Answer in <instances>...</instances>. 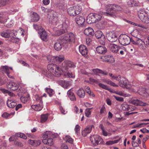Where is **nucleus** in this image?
Masks as SVG:
<instances>
[{
    "instance_id": "obj_1",
    "label": "nucleus",
    "mask_w": 149,
    "mask_h": 149,
    "mask_svg": "<svg viewBox=\"0 0 149 149\" xmlns=\"http://www.w3.org/2000/svg\"><path fill=\"white\" fill-rule=\"evenodd\" d=\"M75 66L70 61H65L62 64L61 68L55 64H50L47 66L49 71L54 76L59 77L61 74L62 72H65V75L70 77H74V75L71 72L70 68H74Z\"/></svg>"
},
{
    "instance_id": "obj_2",
    "label": "nucleus",
    "mask_w": 149,
    "mask_h": 149,
    "mask_svg": "<svg viewBox=\"0 0 149 149\" xmlns=\"http://www.w3.org/2000/svg\"><path fill=\"white\" fill-rule=\"evenodd\" d=\"M123 6L115 4H109L106 6V10L107 11V15L113 16L116 14V11H123Z\"/></svg>"
},
{
    "instance_id": "obj_3",
    "label": "nucleus",
    "mask_w": 149,
    "mask_h": 149,
    "mask_svg": "<svg viewBox=\"0 0 149 149\" xmlns=\"http://www.w3.org/2000/svg\"><path fill=\"white\" fill-rule=\"evenodd\" d=\"M118 40L120 43L123 46L127 45L130 42H132L130 37L125 34L120 35L119 37Z\"/></svg>"
},
{
    "instance_id": "obj_4",
    "label": "nucleus",
    "mask_w": 149,
    "mask_h": 149,
    "mask_svg": "<svg viewBox=\"0 0 149 149\" xmlns=\"http://www.w3.org/2000/svg\"><path fill=\"white\" fill-rule=\"evenodd\" d=\"M66 44L70 42H74L75 41L74 35L72 33H69L65 34L61 36Z\"/></svg>"
},
{
    "instance_id": "obj_5",
    "label": "nucleus",
    "mask_w": 149,
    "mask_h": 149,
    "mask_svg": "<svg viewBox=\"0 0 149 149\" xmlns=\"http://www.w3.org/2000/svg\"><path fill=\"white\" fill-rule=\"evenodd\" d=\"M81 10V8L78 6H73L68 9V12L70 15L75 16L79 14Z\"/></svg>"
},
{
    "instance_id": "obj_6",
    "label": "nucleus",
    "mask_w": 149,
    "mask_h": 149,
    "mask_svg": "<svg viewBox=\"0 0 149 149\" xmlns=\"http://www.w3.org/2000/svg\"><path fill=\"white\" fill-rule=\"evenodd\" d=\"M90 140L92 144L96 146L102 143L103 140L101 137L97 135H93L90 137Z\"/></svg>"
},
{
    "instance_id": "obj_7",
    "label": "nucleus",
    "mask_w": 149,
    "mask_h": 149,
    "mask_svg": "<svg viewBox=\"0 0 149 149\" xmlns=\"http://www.w3.org/2000/svg\"><path fill=\"white\" fill-rule=\"evenodd\" d=\"M65 45L66 44L63 40V39L61 36L57 40V42L54 44V47L55 50L58 51H60L62 48L66 47Z\"/></svg>"
},
{
    "instance_id": "obj_8",
    "label": "nucleus",
    "mask_w": 149,
    "mask_h": 149,
    "mask_svg": "<svg viewBox=\"0 0 149 149\" xmlns=\"http://www.w3.org/2000/svg\"><path fill=\"white\" fill-rule=\"evenodd\" d=\"M47 58L48 62H60L64 60L63 56H59L55 57L49 55L47 56Z\"/></svg>"
},
{
    "instance_id": "obj_9",
    "label": "nucleus",
    "mask_w": 149,
    "mask_h": 149,
    "mask_svg": "<svg viewBox=\"0 0 149 149\" xmlns=\"http://www.w3.org/2000/svg\"><path fill=\"white\" fill-rule=\"evenodd\" d=\"M106 36L108 40L111 42H115L118 39L115 33L112 32L107 33Z\"/></svg>"
},
{
    "instance_id": "obj_10",
    "label": "nucleus",
    "mask_w": 149,
    "mask_h": 149,
    "mask_svg": "<svg viewBox=\"0 0 149 149\" xmlns=\"http://www.w3.org/2000/svg\"><path fill=\"white\" fill-rule=\"evenodd\" d=\"M138 93L144 97H147L149 95V89L144 88H140L138 91Z\"/></svg>"
},
{
    "instance_id": "obj_11",
    "label": "nucleus",
    "mask_w": 149,
    "mask_h": 149,
    "mask_svg": "<svg viewBox=\"0 0 149 149\" xmlns=\"http://www.w3.org/2000/svg\"><path fill=\"white\" fill-rule=\"evenodd\" d=\"M118 80L119 81V85L120 86L126 88L128 87L127 80L125 77H120L118 78Z\"/></svg>"
},
{
    "instance_id": "obj_12",
    "label": "nucleus",
    "mask_w": 149,
    "mask_h": 149,
    "mask_svg": "<svg viewBox=\"0 0 149 149\" xmlns=\"http://www.w3.org/2000/svg\"><path fill=\"white\" fill-rule=\"evenodd\" d=\"M48 15L50 16L49 19L53 23L56 22L58 21V17L57 16V13L54 10H51L49 12Z\"/></svg>"
},
{
    "instance_id": "obj_13",
    "label": "nucleus",
    "mask_w": 149,
    "mask_h": 149,
    "mask_svg": "<svg viewBox=\"0 0 149 149\" xmlns=\"http://www.w3.org/2000/svg\"><path fill=\"white\" fill-rule=\"evenodd\" d=\"M108 47L111 52L113 53H117L120 49L119 46L113 43L109 44Z\"/></svg>"
},
{
    "instance_id": "obj_14",
    "label": "nucleus",
    "mask_w": 149,
    "mask_h": 149,
    "mask_svg": "<svg viewBox=\"0 0 149 149\" xmlns=\"http://www.w3.org/2000/svg\"><path fill=\"white\" fill-rule=\"evenodd\" d=\"M39 103L31 106L32 108L36 111H39L41 110L43 107V102L41 98L39 99Z\"/></svg>"
},
{
    "instance_id": "obj_15",
    "label": "nucleus",
    "mask_w": 149,
    "mask_h": 149,
    "mask_svg": "<svg viewBox=\"0 0 149 149\" xmlns=\"http://www.w3.org/2000/svg\"><path fill=\"white\" fill-rule=\"evenodd\" d=\"M40 36L41 39L44 41L46 42L48 40V36L47 33L44 29H42V31H40L38 33Z\"/></svg>"
},
{
    "instance_id": "obj_16",
    "label": "nucleus",
    "mask_w": 149,
    "mask_h": 149,
    "mask_svg": "<svg viewBox=\"0 0 149 149\" xmlns=\"http://www.w3.org/2000/svg\"><path fill=\"white\" fill-rule=\"evenodd\" d=\"M7 87L8 89L15 91L18 89L19 85L15 82H10L7 85Z\"/></svg>"
},
{
    "instance_id": "obj_17",
    "label": "nucleus",
    "mask_w": 149,
    "mask_h": 149,
    "mask_svg": "<svg viewBox=\"0 0 149 149\" xmlns=\"http://www.w3.org/2000/svg\"><path fill=\"white\" fill-rule=\"evenodd\" d=\"M93 128H94V126L93 125H90L87 126L82 131V135L84 136H86L88 134L91 132Z\"/></svg>"
},
{
    "instance_id": "obj_18",
    "label": "nucleus",
    "mask_w": 149,
    "mask_h": 149,
    "mask_svg": "<svg viewBox=\"0 0 149 149\" xmlns=\"http://www.w3.org/2000/svg\"><path fill=\"white\" fill-rule=\"evenodd\" d=\"M79 49L80 52L83 56H85L87 54L88 50L84 45H80L79 47Z\"/></svg>"
},
{
    "instance_id": "obj_19",
    "label": "nucleus",
    "mask_w": 149,
    "mask_h": 149,
    "mask_svg": "<svg viewBox=\"0 0 149 149\" xmlns=\"http://www.w3.org/2000/svg\"><path fill=\"white\" fill-rule=\"evenodd\" d=\"M96 49L97 52L99 54H104L107 52V48L103 46H99L96 48Z\"/></svg>"
},
{
    "instance_id": "obj_20",
    "label": "nucleus",
    "mask_w": 149,
    "mask_h": 149,
    "mask_svg": "<svg viewBox=\"0 0 149 149\" xmlns=\"http://www.w3.org/2000/svg\"><path fill=\"white\" fill-rule=\"evenodd\" d=\"M75 20L76 23L79 25H83L85 21L84 18L79 15L76 17Z\"/></svg>"
},
{
    "instance_id": "obj_21",
    "label": "nucleus",
    "mask_w": 149,
    "mask_h": 149,
    "mask_svg": "<svg viewBox=\"0 0 149 149\" xmlns=\"http://www.w3.org/2000/svg\"><path fill=\"white\" fill-rule=\"evenodd\" d=\"M15 100V98L8 100L7 102V104L8 106L11 108H14L17 104L14 101Z\"/></svg>"
},
{
    "instance_id": "obj_22",
    "label": "nucleus",
    "mask_w": 149,
    "mask_h": 149,
    "mask_svg": "<svg viewBox=\"0 0 149 149\" xmlns=\"http://www.w3.org/2000/svg\"><path fill=\"white\" fill-rule=\"evenodd\" d=\"M1 34L2 37L6 38H9L11 35H14L13 33L9 30L1 32Z\"/></svg>"
},
{
    "instance_id": "obj_23",
    "label": "nucleus",
    "mask_w": 149,
    "mask_h": 149,
    "mask_svg": "<svg viewBox=\"0 0 149 149\" xmlns=\"http://www.w3.org/2000/svg\"><path fill=\"white\" fill-rule=\"evenodd\" d=\"M101 58L103 61L108 62H111L113 61V56L109 55L102 56L101 57Z\"/></svg>"
},
{
    "instance_id": "obj_24",
    "label": "nucleus",
    "mask_w": 149,
    "mask_h": 149,
    "mask_svg": "<svg viewBox=\"0 0 149 149\" xmlns=\"http://www.w3.org/2000/svg\"><path fill=\"white\" fill-rule=\"evenodd\" d=\"M28 143L34 146H39L41 143L40 140H32L29 139L28 141Z\"/></svg>"
},
{
    "instance_id": "obj_25",
    "label": "nucleus",
    "mask_w": 149,
    "mask_h": 149,
    "mask_svg": "<svg viewBox=\"0 0 149 149\" xmlns=\"http://www.w3.org/2000/svg\"><path fill=\"white\" fill-rule=\"evenodd\" d=\"M131 102L133 104L136 106H145L146 105V103H144L138 99L133 100Z\"/></svg>"
},
{
    "instance_id": "obj_26",
    "label": "nucleus",
    "mask_w": 149,
    "mask_h": 149,
    "mask_svg": "<svg viewBox=\"0 0 149 149\" xmlns=\"http://www.w3.org/2000/svg\"><path fill=\"white\" fill-rule=\"evenodd\" d=\"M94 17L93 14H91L88 15L86 19V22L88 24H91L95 22Z\"/></svg>"
},
{
    "instance_id": "obj_27",
    "label": "nucleus",
    "mask_w": 149,
    "mask_h": 149,
    "mask_svg": "<svg viewBox=\"0 0 149 149\" xmlns=\"http://www.w3.org/2000/svg\"><path fill=\"white\" fill-rule=\"evenodd\" d=\"M42 142L44 144L51 146L53 144V139L49 138L47 139H43L42 140Z\"/></svg>"
},
{
    "instance_id": "obj_28",
    "label": "nucleus",
    "mask_w": 149,
    "mask_h": 149,
    "mask_svg": "<svg viewBox=\"0 0 149 149\" xmlns=\"http://www.w3.org/2000/svg\"><path fill=\"white\" fill-rule=\"evenodd\" d=\"M138 15L139 18L141 20L147 15V14L144 10L141 9L138 11Z\"/></svg>"
},
{
    "instance_id": "obj_29",
    "label": "nucleus",
    "mask_w": 149,
    "mask_h": 149,
    "mask_svg": "<svg viewBox=\"0 0 149 149\" xmlns=\"http://www.w3.org/2000/svg\"><path fill=\"white\" fill-rule=\"evenodd\" d=\"M84 33L86 35L90 36H92L94 34V32L93 29L89 27L85 29L84 31Z\"/></svg>"
},
{
    "instance_id": "obj_30",
    "label": "nucleus",
    "mask_w": 149,
    "mask_h": 149,
    "mask_svg": "<svg viewBox=\"0 0 149 149\" xmlns=\"http://www.w3.org/2000/svg\"><path fill=\"white\" fill-rule=\"evenodd\" d=\"M67 94L71 101H76V98L74 93L72 92L71 89H70L67 92Z\"/></svg>"
},
{
    "instance_id": "obj_31",
    "label": "nucleus",
    "mask_w": 149,
    "mask_h": 149,
    "mask_svg": "<svg viewBox=\"0 0 149 149\" xmlns=\"http://www.w3.org/2000/svg\"><path fill=\"white\" fill-rule=\"evenodd\" d=\"M1 70L4 73H5L8 76L9 78H11V76L10 75V72L8 67L7 66H3L1 68Z\"/></svg>"
},
{
    "instance_id": "obj_32",
    "label": "nucleus",
    "mask_w": 149,
    "mask_h": 149,
    "mask_svg": "<svg viewBox=\"0 0 149 149\" xmlns=\"http://www.w3.org/2000/svg\"><path fill=\"white\" fill-rule=\"evenodd\" d=\"M92 71L93 73L95 74H97V73H101L107 75L108 74L107 72L103 71L97 68L93 69L92 70Z\"/></svg>"
},
{
    "instance_id": "obj_33",
    "label": "nucleus",
    "mask_w": 149,
    "mask_h": 149,
    "mask_svg": "<svg viewBox=\"0 0 149 149\" xmlns=\"http://www.w3.org/2000/svg\"><path fill=\"white\" fill-rule=\"evenodd\" d=\"M58 84L63 87L67 88L68 86H69V83L68 81L63 80H60L58 81Z\"/></svg>"
},
{
    "instance_id": "obj_34",
    "label": "nucleus",
    "mask_w": 149,
    "mask_h": 149,
    "mask_svg": "<svg viewBox=\"0 0 149 149\" xmlns=\"http://www.w3.org/2000/svg\"><path fill=\"white\" fill-rule=\"evenodd\" d=\"M14 35H11L10 37V39L9 40L13 43H16L18 41V40L20 39V38H19V36H18L15 35V34L14 33Z\"/></svg>"
},
{
    "instance_id": "obj_35",
    "label": "nucleus",
    "mask_w": 149,
    "mask_h": 149,
    "mask_svg": "<svg viewBox=\"0 0 149 149\" xmlns=\"http://www.w3.org/2000/svg\"><path fill=\"white\" fill-rule=\"evenodd\" d=\"M77 95L80 97L84 98L85 96V93L84 90L82 88L79 89L77 92Z\"/></svg>"
},
{
    "instance_id": "obj_36",
    "label": "nucleus",
    "mask_w": 149,
    "mask_h": 149,
    "mask_svg": "<svg viewBox=\"0 0 149 149\" xmlns=\"http://www.w3.org/2000/svg\"><path fill=\"white\" fill-rule=\"evenodd\" d=\"M95 35L98 39L101 38L102 37V36H104L102 32L100 31H96L95 33Z\"/></svg>"
},
{
    "instance_id": "obj_37",
    "label": "nucleus",
    "mask_w": 149,
    "mask_h": 149,
    "mask_svg": "<svg viewBox=\"0 0 149 149\" xmlns=\"http://www.w3.org/2000/svg\"><path fill=\"white\" fill-rule=\"evenodd\" d=\"M48 114H46L41 115L40 121L42 123H43L47 120L48 117Z\"/></svg>"
},
{
    "instance_id": "obj_38",
    "label": "nucleus",
    "mask_w": 149,
    "mask_h": 149,
    "mask_svg": "<svg viewBox=\"0 0 149 149\" xmlns=\"http://www.w3.org/2000/svg\"><path fill=\"white\" fill-rule=\"evenodd\" d=\"M93 14L94 16L95 22L100 20L102 17V16L100 14L96 13Z\"/></svg>"
},
{
    "instance_id": "obj_39",
    "label": "nucleus",
    "mask_w": 149,
    "mask_h": 149,
    "mask_svg": "<svg viewBox=\"0 0 149 149\" xmlns=\"http://www.w3.org/2000/svg\"><path fill=\"white\" fill-rule=\"evenodd\" d=\"M45 91L48 93L50 97H51L54 94V92L52 89L50 88H45Z\"/></svg>"
},
{
    "instance_id": "obj_40",
    "label": "nucleus",
    "mask_w": 149,
    "mask_h": 149,
    "mask_svg": "<svg viewBox=\"0 0 149 149\" xmlns=\"http://www.w3.org/2000/svg\"><path fill=\"white\" fill-rule=\"evenodd\" d=\"M131 40H132V42H133V43L135 45H137L139 43L141 45H142V46L144 45L145 46V42L143 41H142L141 39H139L136 42L134 41L132 39H131Z\"/></svg>"
},
{
    "instance_id": "obj_41",
    "label": "nucleus",
    "mask_w": 149,
    "mask_h": 149,
    "mask_svg": "<svg viewBox=\"0 0 149 149\" xmlns=\"http://www.w3.org/2000/svg\"><path fill=\"white\" fill-rule=\"evenodd\" d=\"M34 28L38 32H40V31H42V29H43L42 28V26H39L37 24H34L33 25Z\"/></svg>"
},
{
    "instance_id": "obj_42",
    "label": "nucleus",
    "mask_w": 149,
    "mask_h": 149,
    "mask_svg": "<svg viewBox=\"0 0 149 149\" xmlns=\"http://www.w3.org/2000/svg\"><path fill=\"white\" fill-rule=\"evenodd\" d=\"M8 11L10 13L13 14L15 12H17L18 10L13 7H10L9 8Z\"/></svg>"
},
{
    "instance_id": "obj_43",
    "label": "nucleus",
    "mask_w": 149,
    "mask_h": 149,
    "mask_svg": "<svg viewBox=\"0 0 149 149\" xmlns=\"http://www.w3.org/2000/svg\"><path fill=\"white\" fill-rule=\"evenodd\" d=\"M20 100L22 102L25 103L29 100V96L28 95L26 96H22L20 97Z\"/></svg>"
},
{
    "instance_id": "obj_44",
    "label": "nucleus",
    "mask_w": 149,
    "mask_h": 149,
    "mask_svg": "<svg viewBox=\"0 0 149 149\" xmlns=\"http://www.w3.org/2000/svg\"><path fill=\"white\" fill-rule=\"evenodd\" d=\"M33 19L34 21L37 22L40 19L38 15L36 13H33Z\"/></svg>"
},
{
    "instance_id": "obj_45",
    "label": "nucleus",
    "mask_w": 149,
    "mask_h": 149,
    "mask_svg": "<svg viewBox=\"0 0 149 149\" xmlns=\"http://www.w3.org/2000/svg\"><path fill=\"white\" fill-rule=\"evenodd\" d=\"M66 142H68L70 144H72L73 143V140L69 136H66L65 137Z\"/></svg>"
},
{
    "instance_id": "obj_46",
    "label": "nucleus",
    "mask_w": 149,
    "mask_h": 149,
    "mask_svg": "<svg viewBox=\"0 0 149 149\" xmlns=\"http://www.w3.org/2000/svg\"><path fill=\"white\" fill-rule=\"evenodd\" d=\"M92 109L87 108L86 109V112H85V115L86 116L88 117H89L91 114V110Z\"/></svg>"
},
{
    "instance_id": "obj_47",
    "label": "nucleus",
    "mask_w": 149,
    "mask_h": 149,
    "mask_svg": "<svg viewBox=\"0 0 149 149\" xmlns=\"http://www.w3.org/2000/svg\"><path fill=\"white\" fill-rule=\"evenodd\" d=\"M51 132H50L46 131L45 132L42 136V137L44 139H47L49 138Z\"/></svg>"
},
{
    "instance_id": "obj_48",
    "label": "nucleus",
    "mask_w": 149,
    "mask_h": 149,
    "mask_svg": "<svg viewBox=\"0 0 149 149\" xmlns=\"http://www.w3.org/2000/svg\"><path fill=\"white\" fill-rule=\"evenodd\" d=\"M118 140H115L114 141H109L106 142V144L108 145H111L114 143H117L118 142Z\"/></svg>"
},
{
    "instance_id": "obj_49",
    "label": "nucleus",
    "mask_w": 149,
    "mask_h": 149,
    "mask_svg": "<svg viewBox=\"0 0 149 149\" xmlns=\"http://www.w3.org/2000/svg\"><path fill=\"white\" fill-rule=\"evenodd\" d=\"M98 85L100 87L102 88L103 89L107 90L108 91H109L110 90L107 86L103 84L102 83H99L98 84Z\"/></svg>"
},
{
    "instance_id": "obj_50",
    "label": "nucleus",
    "mask_w": 149,
    "mask_h": 149,
    "mask_svg": "<svg viewBox=\"0 0 149 149\" xmlns=\"http://www.w3.org/2000/svg\"><path fill=\"white\" fill-rule=\"evenodd\" d=\"M100 43L102 45H104L105 42V38L104 36H102V37L99 40Z\"/></svg>"
},
{
    "instance_id": "obj_51",
    "label": "nucleus",
    "mask_w": 149,
    "mask_h": 149,
    "mask_svg": "<svg viewBox=\"0 0 149 149\" xmlns=\"http://www.w3.org/2000/svg\"><path fill=\"white\" fill-rule=\"evenodd\" d=\"M141 21L144 23L146 24L149 23V18L148 17L147 15Z\"/></svg>"
},
{
    "instance_id": "obj_52",
    "label": "nucleus",
    "mask_w": 149,
    "mask_h": 149,
    "mask_svg": "<svg viewBox=\"0 0 149 149\" xmlns=\"http://www.w3.org/2000/svg\"><path fill=\"white\" fill-rule=\"evenodd\" d=\"M18 137H20L21 138L24 139H26L27 137L23 133H19L17 134Z\"/></svg>"
},
{
    "instance_id": "obj_53",
    "label": "nucleus",
    "mask_w": 149,
    "mask_h": 149,
    "mask_svg": "<svg viewBox=\"0 0 149 149\" xmlns=\"http://www.w3.org/2000/svg\"><path fill=\"white\" fill-rule=\"evenodd\" d=\"M122 109L125 111H128L129 105L126 104H123L122 105Z\"/></svg>"
},
{
    "instance_id": "obj_54",
    "label": "nucleus",
    "mask_w": 149,
    "mask_h": 149,
    "mask_svg": "<svg viewBox=\"0 0 149 149\" xmlns=\"http://www.w3.org/2000/svg\"><path fill=\"white\" fill-rule=\"evenodd\" d=\"M113 96L117 101L119 102H123L124 101L123 98L122 97H119L115 95H113Z\"/></svg>"
},
{
    "instance_id": "obj_55",
    "label": "nucleus",
    "mask_w": 149,
    "mask_h": 149,
    "mask_svg": "<svg viewBox=\"0 0 149 149\" xmlns=\"http://www.w3.org/2000/svg\"><path fill=\"white\" fill-rule=\"evenodd\" d=\"M7 3V0H0V7L5 6Z\"/></svg>"
},
{
    "instance_id": "obj_56",
    "label": "nucleus",
    "mask_w": 149,
    "mask_h": 149,
    "mask_svg": "<svg viewBox=\"0 0 149 149\" xmlns=\"http://www.w3.org/2000/svg\"><path fill=\"white\" fill-rule=\"evenodd\" d=\"M136 108V107L132 105H129L128 111H133Z\"/></svg>"
},
{
    "instance_id": "obj_57",
    "label": "nucleus",
    "mask_w": 149,
    "mask_h": 149,
    "mask_svg": "<svg viewBox=\"0 0 149 149\" xmlns=\"http://www.w3.org/2000/svg\"><path fill=\"white\" fill-rule=\"evenodd\" d=\"M80 127L78 125H77L75 126V133L77 134L78 133H79L80 131Z\"/></svg>"
},
{
    "instance_id": "obj_58",
    "label": "nucleus",
    "mask_w": 149,
    "mask_h": 149,
    "mask_svg": "<svg viewBox=\"0 0 149 149\" xmlns=\"http://www.w3.org/2000/svg\"><path fill=\"white\" fill-rule=\"evenodd\" d=\"M106 112V110L104 107L103 106L100 109V114L105 113Z\"/></svg>"
},
{
    "instance_id": "obj_59",
    "label": "nucleus",
    "mask_w": 149,
    "mask_h": 149,
    "mask_svg": "<svg viewBox=\"0 0 149 149\" xmlns=\"http://www.w3.org/2000/svg\"><path fill=\"white\" fill-rule=\"evenodd\" d=\"M13 33L15 34V35L17 36H19V38H20V36H22L23 34V32H21L19 31H16L15 33Z\"/></svg>"
},
{
    "instance_id": "obj_60",
    "label": "nucleus",
    "mask_w": 149,
    "mask_h": 149,
    "mask_svg": "<svg viewBox=\"0 0 149 149\" xmlns=\"http://www.w3.org/2000/svg\"><path fill=\"white\" fill-rule=\"evenodd\" d=\"M140 131L143 133H145L146 132H149V130L145 128H143L142 129H141Z\"/></svg>"
},
{
    "instance_id": "obj_61",
    "label": "nucleus",
    "mask_w": 149,
    "mask_h": 149,
    "mask_svg": "<svg viewBox=\"0 0 149 149\" xmlns=\"http://www.w3.org/2000/svg\"><path fill=\"white\" fill-rule=\"evenodd\" d=\"M132 146L134 147H136L139 146V145L138 143L135 141H132Z\"/></svg>"
},
{
    "instance_id": "obj_62",
    "label": "nucleus",
    "mask_w": 149,
    "mask_h": 149,
    "mask_svg": "<svg viewBox=\"0 0 149 149\" xmlns=\"http://www.w3.org/2000/svg\"><path fill=\"white\" fill-rule=\"evenodd\" d=\"M20 63L21 64H23L24 66L29 67V64H28L27 63L25 62L24 61H20Z\"/></svg>"
},
{
    "instance_id": "obj_63",
    "label": "nucleus",
    "mask_w": 149,
    "mask_h": 149,
    "mask_svg": "<svg viewBox=\"0 0 149 149\" xmlns=\"http://www.w3.org/2000/svg\"><path fill=\"white\" fill-rule=\"evenodd\" d=\"M6 22V19L0 16V22L4 23Z\"/></svg>"
},
{
    "instance_id": "obj_64",
    "label": "nucleus",
    "mask_w": 149,
    "mask_h": 149,
    "mask_svg": "<svg viewBox=\"0 0 149 149\" xmlns=\"http://www.w3.org/2000/svg\"><path fill=\"white\" fill-rule=\"evenodd\" d=\"M68 148L67 146L65 144H63L61 146V149H67Z\"/></svg>"
}]
</instances>
